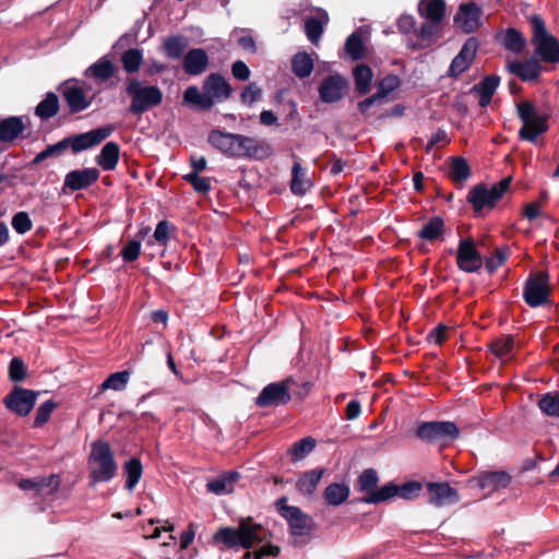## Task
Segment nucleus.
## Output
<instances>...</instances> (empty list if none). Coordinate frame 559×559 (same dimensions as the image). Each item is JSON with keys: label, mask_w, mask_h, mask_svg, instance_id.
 <instances>
[{"label": "nucleus", "mask_w": 559, "mask_h": 559, "mask_svg": "<svg viewBox=\"0 0 559 559\" xmlns=\"http://www.w3.org/2000/svg\"><path fill=\"white\" fill-rule=\"evenodd\" d=\"M203 93L194 85L183 93V102L195 106L199 110L211 109L215 102H223L233 94V87L219 73H211L203 81Z\"/></svg>", "instance_id": "f257e3e1"}, {"label": "nucleus", "mask_w": 559, "mask_h": 559, "mask_svg": "<svg viewBox=\"0 0 559 559\" xmlns=\"http://www.w3.org/2000/svg\"><path fill=\"white\" fill-rule=\"evenodd\" d=\"M266 535L267 531L261 524L254 523L251 518H248L241 519L237 527L218 528L213 535V540L230 549L237 547L250 549L253 544L263 543Z\"/></svg>", "instance_id": "f03ea898"}, {"label": "nucleus", "mask_w": 559, "mask_h": 559, "mask_svg": "<svg viewBox=\"0 0 559 559\" xmlns=\"http://www.w3.org/2000/svg\"><path fill=\"white\" fill-rule=\"evenodd\" d=\"M124 92L130 98L128 111L141 116L163 103V92L157 85L144 84L138 78L128 76Z\"/></svg>", "instance_id": "7ed1b4c3"}, {"label": "nucleus", "mask_w": 559, "mask_h": 559, "mask_svg": "<svg viewBox=\"0 0 559 559\" xmlns=\"http://www.w3.org/2000/svg\"><path fill=\"white\" fill-rule=\"evenodd\" d=\"M88 463L93 483L109 481L117 475L118 464L108 441L98 439L92 443Z\"/></svg>", "instance_id": "20e7f679"}, {"label": "nucleus", "mask_w": 559, "mask_h": 559, "mask_svg": "<svg viewBox=\"0 0 559 559\" xmlns=\"http://www.w3.org/2000/svg\"><path fill=\"white\" fill-rule=\"evenodd\" d=\"M287 497H281L276 502V511L288 524L289 534L295 538L294 545L299 543L298 537L308 536L316 527L313 519L305 513L299 507L287 504Z\"/></svg>", "instance_id": "39448f33"}, {"label": "nucleus", "mask_w": 559, "mask_h": 559, "mask_svg": "<svg viewBox=\"0 0 559 559\" xmlns=\"http://www.w3.org/2000/svg\"><path fill=\"white\" fill-rule=\"evenodd\" d=\"M532 24V44L535 47V55L540 57L544 62H559V40L547 32L546 24L539 15H533Z\"/></svg>", "instance_id": "423d86ee"}, {"label": "nucleus", "mask_w": 559, "mask_h": 559, "mask_svg": "<svg viewBox=\"0 0 559 559\" xmlns=\"http://www.w3.org/2000/svg\"><path fill=\"white\" fill-rule=\"evenodd\" d=\"M512 177H504L499 182L488 188L485 183H478L472 188L467 195V202L475 213H480L485 207L493 209L498 201L510 189Z\"/></svg>", "instance_id": "0eeeda50"}, {"label": "nucleus", "mask_w": 559, "mask_h": 559, "mask_svg": "<svg viewBox=\"0 0 559 559\" xmlns=\"http://www.w3.org/2000/svg\"><path fill=\"white\" fill-rule=\"evenodd\" d=\"M415 436L430 444L448 443L460 436V429L453 421H420L415 430Z\"/></svg>", "instance_id": "6e6552de"}, {"label": "nucleus", "mask_w": 559, "mask_h": 559, "mask_svg": "<svg viewBox=\"0 0 559 559\" xmlns=\"http://www.w3.org/2000/svg\"><path fill=\"white\" fill-rule=\"evenodd\" d=\"M518 115L523 126L519 131L521 140L535 142L537 138L548 130L547 117L537 114L536 108L530 102L518 104Z\"/></svg>", "instance_id": "1a4fd4ad"}, {"label": "nucleus", "mask_w": 559, "mask_h": 559, "mask_svg": "<svg viewBox=\"0 0 559 559\" xmlns=\"http://www.w3.org/2000/svg\"><path fill=\"white\" fill-rule=\"evenodd\" d=\"M550 284L549 274L545 271H538L531 274L525 281L523 288V299L532 308H537L549 304Z\"/></svg>", "instance_id": "9d476101"}, {"label": "nucleus", "mask_w": 559, "mask_h": 559, "mask_svg": "<svg viewBox=\"0 0 559 559\" xmlns=\"http://www.w3.org/2000/svg\"><path fill=\"white\" fill-rule=\"evenodd\" d=\"M293 383L294 379L292 377L269 383L254 400L255 405L263 408L286 405L292 400L289 390Z\"/></svg>", "instance_id": "9b49d317"}, {"label": "nucleus", "mask_w": 559, "mask_h": 559, "mask_svg": "<svg viewBox=\"0 0 559 559\" xmlns=\"http://www.w3.org/2000/svg\"><path fill=\"white\" fill-rule=\"evenodd\" d=\"M39 393L15 385L3 399L4 407L11 413L25 417L34 408Z\"/></svg>", "instance_id": "f8f14e48"}, {"label": "nucleus", "mask_w": 559, "mask_h": 559, "mask_svg": "<svg viewBox=\"0 0 559 559\" xmlns=\"http://www.w3.org/2000/svg\"><path fill=\"white\" fill-rule=\"evenodd\" d=\"M456 265L465 273H477L484 265V258L472 237L461 239L456 249Z\"/></svg>", "instance_id": "ddd939ff"}, {"label": "nucleus", "mask_w": 559, "mask_h": 559, "mask_svg": "<svg viewBox=\"0 0 559 559\" xmlns=\"http://www.w3.org/2000/svg\"><path fill=\"white\" fill-rule=\"evenodd\" d=\"M349 92V81L341 73L325 76L318 86L319 99L324 104L342 100Z\"/></svg>", "instance_id": "4468645a"}, {"label": "nucleus", "mask_w": 559, "mask_h": 559, "mask_svg": "<svg viewBox=\"0 0 559 559\" xmlns=\"http://www.w3.org/2000/svg\"><path fill=\"white\" fill-rule=\"evenodd\" d=\"M62 98L68 107L70 115L86 110L93 102L92 96H87L82 86L76 81H66L58 87Z\"/></svg>", "instance_id": "2eb2a0df"}, {"label": "nucleus", "mask_w": 559, "mask_h": 559, "mask_svg": "<svg viewBox=\"0 0 559 559\" xmlns=\"http://www.w3.org/2000/svg\"><path fill=\"white\" fill-rule=\"evenodd\" d=\"M114 132L112 126L100 127L91 131L64 138L67 150L71 148L73 154L86 151L100 144Z\"/></svg>", "instance_id": "dca6fc26"}, {"label": "nucleus", "mask_w": 559, "mask_h": 559, "mask_svg": "<svg viewBox=\"0 0 559 559\" xmlns=\"http://www.w3.org/2000/svg\"><path fill=\"white\" fill-rule=\"evenodd\" d=\"M423 485L416 480H409L403 485H396L390 481L380 488V491L369 498L371 501H388L395 496H400L405 500H413L419 497Z\"/></svg>", "instance_id": "f3484780"}, {"label": "nucleus", "mask_w": 559, "mask_h": 559, "mask_svg": "<svg viewBox=\"0 0 559 559\" xmlns=\"http://www.w3.org/2000/svg\"><path fill=\"white\" fill-rule=\"evenodd\" d=\"M427 502L435 507H443L459 501V493L449 483H427Z\"/></svg>", "instance_id": "a211bd4d"}, {"label": "nucleus", "mask_w": 559, "mask_h": 559, "mask_svg": "<svg viewBox=\"0 0 559 559\" xmlns=\"http://www.w3.org/2000/svg\"><path fill=\"white\" fill-rule=\"evenodd\" d=\"M100 171L95 167L75 169L64 177L63 188L71 191L86 190L99 179Z\"/></svg>", "instance_id": "6ab92c4d"}, {"label": "nucleus", "mask_w": 559, "mask_h": 559, "mask_svg": "<svg viewBox=\"0 0 559 559\" xmlns=\"http://www.w3.org/2000/svg\"><path fill=\"white\" fill-rule=\"evenodd\" d=\"M210 66V58L203 48H191L182 58V69L189 76L203 74Z\"/></svg>", "instance_id": "aec40b11"}, {"label": "nucleus", "mask_w": 559, "mask_h": 559, "mask_svg": "<svg viewBox=\"0 0 559 559\" xmlns=\"http://www.w3.org/2000/svg\"><path fill=\"white\" fill-rule=\"evenodd\" d=\"M379 477L373 468H366L361 472L355 483V489L359 492L366 493L365 497L358 499L359 502L368 503V504H378L382 501H371L370 497L380 491L378 488Z\"/></svg>", "instance_id": "412c9836"}, {"label": "nucleus", "mask_w": 559, "mask_h": 559, "mask_svg": "<svg viewBox=\"0 0 559 559\" xmlns=\"http://www.w3.org/2000/svg\"><path fill=\"white\" fill-rule=\"evenodd\" d=\"M480 14L481 11L476 3H463L460 5L459 12L454 17V23L457 24L464 33L469 34L479 27Z\"/></svg>", "instance_id": "4be33fe9"}, {"label": "nucleus", "mask_w": 559, "mask_h": 559, "mask_svg": "<svg viewBox=\"0 0 559 559\" xmlns=\"http://www.w3.org/2000/svg\"><path fill=\"white\" fill-rule=\"evenodd\" d=\"M510 73L516 75L524 82L536 81L540 76L542 66L536 59H528L525 61L514 60L507 64Z\"/></svg>", "instance_id": "5701e85b"}, {"label": "nucleus", "mask_w": 559, "mask_h": 559, "mask_svg": "<svg viewBox=\"0 0 559 559\" xmlns=\"http://www.w3.org/2000/svg\"><path fill=\"white\" fill-rule=\"evenodd\" d=\"M25 130L23 117L11 116L0 119V142L11 143L19 138L26 139Z\"/></svg>", "instance_id": "b1692460"}, {"label": "nucleus", "mask_w": 559, "mask_h": 559, "mask_svg": "<svg viewBox=\"0 0 559 559\" xmlns=\"http://www.w3.org/2000/svg\"><path fill=\"white\" fill-rule=\"evenodd\" d=\"M448 178L457 187L463 188L473 173L467 159L463 156H451L448 158Z\"/></svg>", "instance_id": "393cba45"}, {"label": "nucleus", "mask_w": 559, "mask_h": 559, "mask_svg": "<svg viewBox=\"0 0 559 559\" xmlns=\"http://www.w3.org/2000/svg\"><path fill=\"white\" fill-rule=\"evenodd\" d=\"M329 21L328 12L323 9L318 10V16H308L305 20L306 36L313 45H318L320 41Z\"/></svg>", "instance_id": "a878e982"}, {"label": "nucleus", "mask_w": 559, "mask_h": 559, "mask_svg": "<svg viewBox=\"0 0 559 559\" xmlns=\"http://www.w3.org/2000/svg\"><path fill=\"white\" fill-rule=\"evenodd\" d=\"M500 84V76L497 74L486 75L479 83L471 88L472 94L479 95V106L487 107Z\"/></svg>", "instance_id": "bb28decb"}, {"label": "nucleus", "mask_w": 559, "mask_h": 559, "mask_svg": "<svg viewBox=\"0 0 559 559\" xmlns=\"http://www.w3.org/2000/svg\"><path fill=\"white\" fill-rule=\"evenodd\" d=\"M475 480L480 489L497 491L510 485L511 476L507 472H487L479 475Z\"/></svg>", "instance_id": "cd10ccee"}, {"label": "nucleus", "mask_w": 559, "mask_h": 559, "mask_svg": "<svg viewBox=\"0 0 559 559\" xmlns=\"http://www.w3.org/2000/svg\"><path fill=\"white\" fill-rule=\"evenodd\" d=\"M445 234V222L441 216L430 217L418 230L417 237L427 242L442 240Z\"/></svg>", "instance_id": "c85d7f7f"}, {"label": "nucleus", "mask_w": 559, "mask_h": 559, "mask_svg": "<svg viewBox=\"0 0 559 559\" xmlns=\"http://www.w3.org/2000/svg\"><path fill=\"white\" fill-rule=\"evenodd\" d=\"M418 14L429 22L441 23L445 16L444 0H419Z\"/></svg>", "instance_id": "c756f323"}, {"label": "nucleus", "mask_w": 559, "mask_h": 559, "mask_svg": "<svg viewBox=\"0 0 559 559\" xmlns=\"http://www.w3.org/2000/svg\"><path fill=\"white\" fill-rule=\"evenodd\" d=\"M325 472L324 467L304 472L296 483L297 490L304 496H312Z\"/></svg>", "instance_id": "7c9ffc66"}, {"label": "nucleus", "mask_w": 559, "mask_h": 559, "mask_svg": "<svg viewBox=\"0 0 559 559\" xmlns=\"http://www.w3.org/2000/svg\"><path fill=\"white\" fill-rule=\"evenodd\" d=\"M296 160L292 167L290 191L295 195H304L313 186L312 181L307 177V170L299 163V158L295 156Z\"/></svg>", "instance_id": "2f4dec72"}, {"label": "nucleus", "mask_w": 559, "mask_h": 559, "mask_svg": "<svg viewBox=\"0 0 559 559\" xmlns=\"http://www.w3.org/2000/svg\"><path fill=\"white\" fill-rule=\"evenodd\" d=\"M440 23L435 22H425L421 24L419 28H416L415 35L417 36V41L409 43L408 47L413 49H424L428 48L436 43L437 34L439 32Z\"/></svg>", "instance_id": "473e14b6"}, {"label": "nucleus", "mask_w": 559, "mask_h": 559, "mask_svg": "<svg viewBox=\"0 0 559 559\" xmlns=\"http://www.w3.org/2000/svg\"><path fill=\"white\" fill-rule=\"evenodd\" d=\"M120 157V146L118 143L110 141L107 142L96 156V164L106 171L116 169Z\"/></svg>", "instance_id": "72a5a7b5"}, {"label": "nucleus", "mask_w": 559, "mask_h": 559, "mask_svg": "<svg viewBox=\"0 0 559 559\" xmlns=\"http://www.w3.org/2000/svg\"><path fill=\"white\" fill-rule=\"evenodd\" d=\"M188 46L189 40L186 36L169 35L164 39L162 50L168 59L179 60L186 55Z\"/></svg>", "instance_id": "f704fd0d"}, {"label": "nucleus", "mask_w": 559, "mask_h": 559, "mask_svg": "<svg viewBox=\"0 0 559 559\" xmlns=\"http://www.w3.org/2000/svg\"><path fill=\"white\" fill-rule=\"evenodd\" d=\"M116 71L114 62L104 56L86 69L85 75L99 82H106L115 75Z\"/></svg>", "instance_id": "c9c22d12"}, {"label": "nucleus", "mask_w": 559, "mask_h": 559, "mask_svg": "<svg viewBox=\"0 0 559 559\" xmlns=\"http://www.w3.org/2000/svg\"><path fill=\"white\" fill-rule=\"evenodd\" d=\"M235 136L236 133L215 129L209 133L207 141L213 147L223 154L233 157V152L235 151Z\"/></svg>", "instance_id": "e433bc0d"}, {"label": "nucleus", "mask_w": 559, "mask_h": 559, "mask_svg": "<svg viewBox=\"0 0 559 559\" xmlns=\"http://www.w3.org/2000/svg\"><path fill=\"white\" fill-rule=\"evenodd\" d=\"M355 90L358 96H366L371 90L373 72L368 64L359 63L353 69Z\"/></svg>", "instance_id": "4c0bfd02"}, {"label": "nucleus", "mask_w": 559, "mask_h": 559, "mask_svg": "<svg viewBox=\"0 0 559 559\" xmlns=\"http://www.w3.org/2000/svg\"><path fill=\"white\" fill-rule=\"evenodd\" d=\"M497 40L509 51L521 53L526 45L522 33L516 28L509 27L502 34L497 36Z\"/></svg>", "instance_id": "58836bf2"}, {"label": "nucleus", "mask_w": 559, "mask_h": 559, "mask_svg": "<svg viewBox=\"0 0 559 559\" xmlns=\"http://www.w3.org/2000/svg\"><path fill=\"white\" fill-rule=\"evenodd\" d=\"M350 495V488L345 483H332L323 491V498L329 506L337 507L344 503Z\"/></svg>", "instance_id": "ea45409f"}, {"label": "nucleus", "mask_w": 559, "mask_h": 559, "mask_svg": "<svg viewBox=\"0 0 559 559\" xmlns=\"http://www.w3.org/2000/svg\"><path fill=\"white\" fill-rule=\"evenodd\" d=\"M59 109V97L55 93L48 92L44 99L35 107V115L41 120H48L55 117Z\"/></svg>", "instance_id": "a19ab883"}, {"label": "nucleus", "mask_w": 559, "mask_h": 559, "mask_svg": "<svg viewBox=\"0 0 559 559\" xmlns=\"http://www.w3.org/2000/svg\"><path fill=\"white\" fill-rule=\"evenodd\" d=\"M488 348L497 358L507 361L514 348V337L512 335L497 337L489 343Z\"/></svg>", "instance_id": "79ce46f5"}, {"label": "nucleus", "mask_w": 559, "mask_h": 559, "mask_svg": "<svg viewBox=\"0 0 559 559\" xmlns=\"http://www.w3.org/2000/svg\"><path fill=\"white\" fill-rule=\"evenodd\" d=\"M123 468L127 477L124 487L127 490L133 491L143 474L142 462L139 457L133 456L124 463Z\"/></svg>", "instance_id": "37998d69"}, {"label": "nucleus", "mask_w": 559, "mask_h": 559, "mask_svg": "<svg viewBox=\"0 0 559 559\" xmlns=\"http://www.w3.org/2000/svg\"><path fill=\"white\" fill-rule=\"evenodd\" d=\"M314 68L313 59L306 51L297 52L292 59V70L299 79L308 78Z\"/></svg>", "instance_id": "c03bdc74"}, {"label": "nucleus", "mask_w": 559, "mask_h": 559, "mask_svg": "<svg viewBox=\"0 0 559 559\" xmlns=\"http://www.w3.org/2000/svg\"><path fill=\"white\" fill-rule=\"evenodd\" d=\"M273 147L265 140L252 138V142L247 145L246 159L263 160L271 157Z\"/></svg>", "instance_id": "a18cd8bd"}, {"label": "nucleus", "mask_w": 559, "mask_h": 559, "mask_svg": "<svg viewBox=\"0 0 559 559\" xmlns=\"http://www.w3.org/2000/svg\"><path fill=\"white\" fill-rule=\"evenodd\" d=\"M537 406L546 416L559 418V391L543 394Z\"/></svg>", "instance_id": "49530a36"}, {"label": "nucleus", "mask_w": 559, "mask_h": 559, "mask_svg": "<svg viewBox=\"0 0 559 559\" xmlns=\"http://www.w3.org/2000/svg\"><path fill=\"white\" fill-rule=\"evenodd\" d=\"M122 69L128 74L139 72L143 63V52L139 48H129L121 55Z\"/></svg>", "instance_id": "de8ad7c7"}, {"label": "nucleus", "mask_w": 559, "mask_h": 559, "mask_svg": "<svg viewBox=\"0 0 559 559\" xmlns=\"http://www.w3.org/2000/svg\"><path fill=\"white\" fill-rule=\"evenodd\" d=\"M344 49L346 53L355 61L361 60L365 57L366 48L359 31L354 32L347 37Z\"/></svg>", "instance_id": "09e8293b"}, {"label": "nucleus", "mask_w": 559, "mask_h": 559, "mask_svg": "<svg viewBox=\"0 0 559 559\" xmlns=\"http://www.w3.org/2000/svg\"><path fill=\"white\" fill-rule=\"evenodd\" d=\"M317 441L312 437H306L296 441L288 450V454L293 462H298L305 459L314 448Z\"/></svg>", "instance_id": "8fccbe9b"}, {"label": "nucleus", "mask_w": 559, "mask_h": 559, "mask_svg": "<svg viewBox=\"0 0 559 559\" xmlns=\"http://www.w3.org/2000/svg\"><path fill=\"white\" fill-rule=\"evenodd\" d=\"M510 255L509 247L496 248L491 255L484 258L486 271L493 274L500 266H502Z\"/></svg>", "instance_id": "3c124183"}, {"label": "nucleus", "mask_w": 559, "mask_h": 559, "mask_svg": "<svg viewBox=\"0 0 559 559\" xmlns=\"http://www.w3.org/2000/svg\"><path fill=\"white\" fill-rule=\"evenodd\" d=\"M36 481L38 484L37 496L43 493L55 496L61 487V477L58 474L36 477Z\"/></svg>", "instance_id": "603ef678"}, {"label": "nucleus", "mask_w": 559, "mask_h": 559, "mask_svg": "<svg viewBox=\"0 0 559 559\" xmlns=\"http://www.w3.org/2000/svg\"><path fill=\"white\" fill-rule=\"evenodd\" d=\"M400 86V78L395 74H388L378 82L376 94L385 103L386 97Z\"/></svg>", "instance_id": "864d4df0"}, {"label": "nucleus", "mask_w": 559, "mask_h": 559, "mask_svg": "<svg viewBox=\"0 0 559 559\" xmlns=\"http://www.w3.org/2000/svg\"><path fill=\"white\" fill-rule=\"evenodd\" d=\"M130 379V372L128 370L118 371L111 373L100 385V390L105 391L108 389L115 391H121L126 388Z\"/></svg>", "instance_id": "5fc2aeb1"}, {"label": "nucleus", "mask_w": 559, "mask_h": 559, "mask_svg": "<svg viewBox=\"0 0 559 559\" xmlns=\"http://www.w3.org/2000/svg\"><path fill=\"white\" fill-rule=\"evenodd\" d=\"M9 379L14 383L23 382L27 376V367L21 357H13L9 364Z\"/></svg>", "instance_id": "6e6d98bb"}, {"label": "nucleus", "mask_w": 559, "mask_h": 559, "mask_svg": "<svg viewBox=\"0 0 559 559\" xmlns=\"http://www.w3.org/2000/svg\"><path fill=\"white\" fill-rule=\"evenodd\" d=\"M66 151H67V143L62 139L61 141H59L52 145H48L44 151L38 153L32 160V165H38L49 157L60 156Z\"/></svg>", "instance_id": "4d7b16f0"}, {"label": "nucleus", "mask_w": 559, "mask_h": 559, "mask_svg": "<svg viewBox=\"0 0 559 559\" xmlns=\"http://www.w3.org/2000/svg\"><path fill=\"white\" fill-rule=\"evenodd\" d=\"M182 179L190 183L198 193L206 194L211 191V181L207 177H201L195 173H189L183 175Z\"/></svg>", "instance_id": "13d9d810"}, {"label": "nucleus", "mask_w": 559, "mask_h": 559, "mask_svg": "<svg viewBox=\"0 0 559 559\" xmlns=\"http://www.w3.org/2000/svg\"><path fill=\"white\" fill-rule=\"evenodd\" d=\"M57 406L58 404L52 400L44 402L37 408L36 416L34 418V427L39 428L44 426L50 419L51 414Z\"/></svg>", "instance_id": "bf43d9fd"}, {"label": "nucleus", "mask_w": 559, "mask_h": 559, "mask_svg": "<svg viewBox=\"0 0 559 559\" xmlns=\"http://www.w3.org/2000/svg\"><path fill=\"white\" fill-rule=\"evenodd\" d=\"M175 230V225L164 219L157 224L153 236L158 245L166 246L170 240L171 233Z\"/></svg>", "instance_id": "052dcab7"}, {"label": "nucleus", "mask_w": 559, "mask_h": 559, "mask_svg": "<svg viewBox=\"0 0 559 559\" xmlns=\"http://www.w3.org/2000/svg\"><path fill=\"white\" fill-rule=\"evenodd\" d=\"M262 95L261 87L255 82H250L240 93V100L243 105L252 106Z\"/></svg>", "instance_id": "680f3d73"}, {"label": "nucleus", "mask_w": 559, "mask_h": 559, "mask_svg": "<svg viewBox=\"0 0 559 559\" xmlns=\"http://www.w3.org/2000/svg\"><path fill=\"white\" fill-rule=\"evenodd\" d=\"M11 224L13 229L21 235L26 234L33 227L32 219L26 212H17L14 214Z\"/></svg>", "instance_id": "e2e57ef3"}, {"label": "nucleus", "mask_w": 559, "mask_h": 559, "mask_svg": "<svg viewBox=\"0 0 559 559\" xmlns=\"http://www.w3.org/2000/svg\"><path fill=\"white\" fill-rule=\"evenodd\" d=\"M141 254V241L136 239L129 240L120 251V255L127 263L134 262Z\"/></svg>", "instance_id": "0e129e2a"}, {"label": "nucleus", "mask_w": 559, "mask_h": 559, "mask_svg": "<svg viewBox=\"0 0 559 559\" xmlns=\"http://www.w3.org/2000/svg\"><path fill=\"white\" fill-rule=\"evenodd\" d=\"M479 47V41L476 37H469L466 39V41L463 44L461 50L459 51V56L461 59H465L471 64L475 60L477 50Z\"/></svg>", "instance_id": "69168bd1"}, {"label": "nucleus", "mask_w": 559, "mask_h": 559, "mask_svg": "<svg viewBox=\"0 0 559 559\" xmlns=\"http://www.w3.org/2000/svg\"><path fill=\"white\" fill-rule=\"evenodd\" d=\"M206 488L207 491L216 495L229 493L234 490V488H230V485L228 484V478H225L223 475L210 480L206 484Z\"/></svg>", "instance_id": "338daca9"}, {"label": "nucleus", "mask_w": 559, "mask_h": 559, "mask_svg": "<svg viewBox=\"0 0 559 559\" xmlns=\"http://www.w3.org/2000/svg\"><path fill=\"white\" fill-rule=\"evenodd\" d=\"M382 104H384V102L374 93L371 96L359 102L357 104V108L364 117H370L376 114L371 111V108L373 106H380Z\"/></svg>", "instance_id": "774afa93"}]
</instances>
